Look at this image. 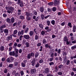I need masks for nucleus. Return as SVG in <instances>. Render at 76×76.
I'll list each match as a JSON object with an SVG mask.
<instances>
[{
    "instance_id": "obj_35",
    "label": "nucleus",
    "mask_w": 76,
    "mask_h": 76,
    "mask_svg": "<svg viewBox=\"0 0 76 76\" xmlns=\"http://www.w3.org/2000/svg\"><path fill=\"white\" fill-rule=\"evenodd\" d=\"M7 72H8L7 69V68H5L4 69V73H7Z\"/></svg>"
},
{
    "instance_id": "obj_59",
    "label": "nucleus",
    "mask_w": 76,
    "mask_h": 76,
    "mask_svg": "<svg viewBox=\"0 0 76 76\" xmlns=\"http://www.w3.org/2000/svg\"><path fill=\"white\" fill-rule=\"evenodd\" d=\"M4 18H6L7 16V15L5 13H4L3 15Z\"/></svg>"
},
{
    "instance_id": "obj_58",
    "label": "nucleus",
    "mask_w": 76,
    "mask_h": 76,
    "mask_svg": "<svg viewBox=\"0 0 76 76\" xmlns=\"http://www.w3.org/2000/svg\"><path fill=\"white\" fill-rule=\"evenodd\" d=\"M39 66V63L37 62V64L36 65L35 67H38Z\"/></svg>"
},
{
    "instance_id": "obj_43",
    "label": "nucleus",
    "mask_w": 76,
    "mask_h": 76,
    "mask_svg": "<svg viewBox=\"0 0 76 76\" xmlns=\"http://www.w3.org/2000/svg\"><path fill=\"white\" fill-rule=\"evenodd\" d=\"M24 5L23 2H21L20 4H19V5L20 7H22Z\"/></svg>"
},
{
    "instance_id": "obj_15",
    "label": "nucleus",
    "mask_w": 76,
    "mask_h": 76,
    "mask_svg": "<svg viewBox=\"0 0 76 76\" xmlns=\"http://www.w3.org/2000/svg\"><path fill=\"white\" fill-rule=\"evenodd\" d=\"M34 34V31H30L29 32V35L30 36H32Z\"/></svg>"
},
{
    "instance_id": "obj_12",
    "label": "nucleus",
    "mask_w": 76,
    "mask_h": 76,
    "mask_svg": "<svg viewBox=\"0 0 76 76\" xmlns=\"http://www.w3.org/2000/svg\"><path fill=\"white\" fill-rule=\"evenodd\" d=\"M50 72L49 68H46L45 69V73L47 74L48 73Z\"/></svg>"
},
{
    "instance_id": "obj_49",
    "label": "nucleus",
    "mask_w": 76,
    "mask_h": 76,
    "mask_svg": "<svg viewBox=\"0 0 76 76\" xmlns=\"http://www.w3.org/2000/svg\"><path fill=\"white\" fill-rule=\"evenodd\" d=\"M0 29L1 33L3 34V32H4V29L2 28H0Z\"/></svg>"
},
{
    "instance_id": "obj_19",
    "label": "nucleus",
    "mask_w": 76,
    "mask_h": 76,
    "mask_svg": "<svg viewBox=\"0 0 76 76\" xmlns=\"http://www.w3.org/2000/svg\"><path fill=\"white\" fill-rule=\"evenodd\" d=\"M31 16L30 17V16H28L26 17V19L28 21H29L31 20Z\"/></svg>"
},
{
    "instance_id": "obj_57",
    "label": "nucleus",
    "mask_w": 76,
    "mask_h": 76,
    "mask_svg": "<svg viewBox=\"0 0 76 76\" xmlns=\"http://www.w3.org/2000/svg\"><path fill=\"white\" fill-rule=\"evenodd\" d=\"M10 59L11 61H13L14 60V58L12 56H11L10 58Z\"/></svg>"
},
{
    "instance_id": "obj_62",
    "label": "nucleus",
    "mask_w": 76,
    "mask_h": 76,
    "mask_svg": "<svg viewBox=\"0 0 76 76\" xmlns=\"http://www.w3.org/2000/svg\"><path fill=\"white\" fill-rule=\"evenodd\" d=\"M6 60V58L5 57H4L2 58H1V61H4Z\"/></svg>"
},
{
    "instance_id": "obj_10",
    "label": "nucleus",
    "mask_w": 76,
    "mask_h": 76,
    "mask_svg": "<svg viewBox=\"0 0 76 76\" xmlns=\"http://www.w3.org/2000/svg\"><path fill=\"white\" fill-rule=\"evenodd\" d=\"M59 4V1L58 0H55L54 2V5L55 6H57V5H58Z\"/></svg>"
},
{
    "instance_id": "obj_50",
    "label": "nucleus",
    "mask_w": 76,
    "mask_h": 76,
    "mask_svg": "<svg viewBox=\"0 0 76 76\" xmlns=\"http://www.w3.org/2000/svg\"><path fill=\"white\" fill-rule=\"evenodd\" d=\"M46 23H47L48 26H50V20H48L46 22Z\"/></svg>"
},
{
    "instance_id": "obj_42",
    "label": "nucleus",
    "mask_w": 76,
    "mask_h": 76,
    "mask_svg": "<svg viewBox=\"0 0 76 76\" xmlns=\"http://www.w3.org/2000/svg\"><path fill=\"white\" fill-rule=\"evenodd\" d=\"M29 31V28H27L26 29L25 31V33H27L28 32V31Z\"/></svg>"
},
{
    "instance_id": "obj_36",
    "label": "nucleus",
    "mask_w": 76,
    "mask_h": 76,
    "mask_svg": "<svg viewBox=\"0 0 76 76\" xmlns=\"http://www.w3.org/2000/svg\"><path fill=\"white\" fill-rule=\"evenodd\" d=\"M18 64H19V63H18V62H14V66L17 67Z\"/></svg>"
},
{
    "instance_id": "obj_8",
    "label": "nucleus",
    "mask_w": 76,
    "mask_h": 76,
    "mask_svg": "<svg viewBox=\"0 0 76 76\" xmlns=\"http://www.w3.org/2000/svg\"><path fill=\"white\" fill-rule=\"evenodd\" d=\"M15 51H12L9 52V55L11 56H15Z\"/></svg>"
},
{
    "instance_id": "obj_56",
    "label": "nucleus",
    "mask_w": 76,
    "mask_h": 76,
    "mask_svg": "<svg viewBox=\"0 0 76 76\" xmlns=\"http://www.w3.org/2000/svg\"><path fill=\"white\" fill-rule=\"evenodd\" d=\"M57 53L58 54H61V49H58V50Z\"/></svg>"
},
{
    "instance_id": "obj_41",
    "label": "nucleus",
    "mask_w": 76,
    "mask_h": 76,
    "mask_svg": "<svg viewBox=\"0 0 76 76\" xmlns=\"http://www.w3.org/2000/svg\"><path fill=\"white\" fill-rule=\"evenodd\" d=\"M76 48V45L73 46L71 47V50H75Z\"/></svg>"
},
{
    "instance_id": "obj_40",
    "label": "nucleus",
    "mask_w": 76,
    "mask_h": 76,
    "mask_svg": "<svg viewBox=\"0 0 76 76\" xmlns=\"http://www.w3.org/2000/svg\"><path fill=\"white\" fill-rule=\"evenodd\" d=\"M55 20H53L51 21V23L53 25H55Z\"/></svg>"
},
{
    "instance_id": "obj_63",
    "label": "nucleus",
    "mask_w": 76,
    "mask_h": 76,
    "mask_svg": "<svg viewBox=\"0 0 76 76\" xmlns=\"http://www.w3.org/2000/svg\"><path fill=\"white\" fill-rule=\"evenodd\" d=\"M33 13L35 15H37V12L35 10H34Z\"/></svg>"
},
{
    "instance_id": "obj_21",
    "label": "nucleus",
    "mask_w": 76,
    "mask_h": 76,
    "mask_svg": "<svg viewBox=\"0 0 76 76\" xmlns=\"http://www.w3.org/2000/svg\"><path fill=\"white\" fill-rule=\"evenodd\" d=\"M10 20L11 19L10 18H8L6 20V22L8 23L9 24H10Z\"/></svg>"
},
{
    "instance_id": "obj_9",
    "label": "nucleus",
    "mask_w": 76,
    "mask_h": 76,
    "mask_svg": "<svg viewBox=\"0 0 76 76\" xmlns=\"http://www.w3.org/2000/svg\"><path fill=\"white\" fill-rule=\"evenodd\" d=\"M4 33L6 35H7L9 34V30L7 29H5L4 30Z\"/></svg>"
},
{
    "instance_id": "obj_11",
    "label": "nucleus",
    "mask_w": 76,
    "mask_h": 76,
    "mask_svg": "<svg viewBox=\"0 0 76 76\" xmlns=\"http://www.w3.org/2000/svg\"><path fill=\"white\" fill-rule=\"evenodd\" d=\"M39 53L38 52H36L35 53V58L34 59L35 60H37V58L38 57V56H39Z\"/></svg>"
},
{
    "instance_id": "obj_24",
    "label": "nucleus",
    "mask_w": 76,
    "mask_h": 76,
    "mask_svg": "<svg viewBox=\"0 0 76 76\" xmlns=\"http://www.w3.org/2000/svg\"><path fill=\"white\" fill-rule=\"evenodd\" d=\"M39 39V36L38 35H36L35 36V40H38Z\"/></svg>"
},
{
    "instance_id": "obj_17",
    "label": "nucleus",
    "mask_w": 76,
    "mask_h": 76,
    "mask_svg": "<svg viewBox=\"0 0 76 76\" xmlns=\"http://www.w3.org/2000/svg\"><path fill=\"white\" fill-rule=\"evenodd\" d=\"M44 7H41L40 8V11L41 13H43L44 12Z\"/></svg>"
},
{
    "instance_id": "obj_51",
    "label": "nucleus",
    "mask_w": 76,
    "mask_h": 76,
    "mask_svg": "<svg viewBox=\"0 0 76 76\" xmlns=\"http://www.w3.org/2000/svg\"><path fill=\"white\" fill-rule=\"evenodd\" d=\"M45 34V31H42L41 32V34L42 35H44Z\"/></svg>"
},
{
    "instance_id": "obj_6",
    "label": "nucleus",
    "mask_w": 76,
    "mask_h": 76,
    "mask_svg": "<svg viewBox=\"0 0 76 76\" xmlns=\"http://www.w3.org/2000/svg\"><path fill=\"white\" fill-rule=\"evenodd\" d=\"M7 41H9L10 40L12 39V35H10V36L8 37L6 39Z\"/></svg>"
},
{
    "instance_id": "obj_16",
    "label": "nucleus",
    "mask_w": 76,
    "mask_h": 76,
    "mask_svg": "<svg viewBox=\"0 0 76 76\" xmlns=\"http://www.w3.org/2000/svg\"><path fill=\"white\" fill-rule=\"evenodd\" d=\"M41 18L42 20H44V18H45V14H42L41 15Z\"/></svg>"
},
{
    "instance_id": "obj_7",
    "label": "nucleus",
    "mask_w": 76,
    "mask_h": 76,
    "mask_svg": "<svg viewBox=\"0 0 76 76\" xmlns=\"http://www.w3.org/2000/svg\"><path fill=\"white\" fill-rule=\"evenodd\" d=\"M36 69L35 68L32 69L31 70V72L32 74H35V73H36Z\"/></svg>"
},
{
    "instance_id": "obj_25",
    "label": "nucleus",
    "mask_w": 76,
    "mask_h": 76,
    "mask_svg": "<svg viewBox=\"0 0 76 76\" xmlns=\"http://www.w3.org/2000/svg\"><path fill=\"white\" fill-rule=\"evenodd\" d=\"M6 24H3L2 26H0V28L3 29V28H6Z\"/></svg>"
},
{
    "instance_id": "obj_64",
    "label": "nucleus",
    "mask_w": 76,
    "mask_h": 76,
    "mask_svg": "<svg viewBox=\"0 0 76 76\" xmlns=\"http://www.w3.org/2000/svg\"><path fill=\"white\" fill-rule=\"evenodd\" d=\"M43 59H42L40 60L39 61V63H42L43 62Z\"/></svg>"
},
{
    "instance_id": "obj_38",
    "label": "nucleus",
    "mask_w": 76,
    "mask_h": 76,
    "mask_svg": "<svg viewBox=\"0 0 76 76\" xmlns=\"http://www.w3.org/2000/svg\"><path fill=\"white\" fill-rule=\"evenodd\" d=\"M56 9L57 8H56V7H54L52 8V10L53 11V12H56Z\"/></svg>"
},
{
    "instance_id": "obj_1",
    "label": "nucleus",
    "mask_w": 76,
    "mask_h": 76,
    "mask_svg": "<svg viewBox=\"0 0 76 76\" xmlns=\"http://www.w3.org/2000/svg\"><path fill=\"white\" fill-rule=\"evenodd\" d=\"M34 56H35V54L33 52H31V53L28 54L27 57L28 60H30L32 57H34Z\"/></svg>"
},
{
    "instance_id": "obj_4",
    "label": "nucleus",
    "mask_w": 76,
    "mask_h": 76,
    "mask_svg": "<svg viewBox=\"0 0 76 76\" xmlns=\"http://www.w3.org/2000/svg\"><path fill=\"white\" fill-rule=\"evenodd\" d=\"M24 38H25L26 39H29L30 38V36L29 35H24L23 36Z\"/></svg>"
},
{
    "instance_id": "obj_33",
    "label": "nucleus",
    "mask_w": 76,
    "mask_h": 76,
    "mask_svg": "<svg viewBox=\"0 0 76 76\" xmlns=\"http://www.w3.org/2000/svg\"><path fill=\"white\" fill-rule=\"evenodd\" d=\"M73 58H76V55H75V56H71L70 57V59L71 60H73Z\"/></svg>"
},
{
    "instance_id": "obj_47",
    "label": "nucleus",
    "mask_w": 76,
    "mask_h": 76,
    "mask_svg": "<svg viewBox=\"0 0 76 76\" xmlns=\"http://www.w3.org/2000/svg\"><path fill=\"white\" fill-rule=\"evenodd\" d=\"M20 19H21V20H23V19H24V16H23L22 15H20Z\"/></svg>"
},
{
    "instance_id": "obj_22",
    "label": "nucleus",
    "mask_w": 76,
    "mask_h": 76,
    "mask_svg": "<svg viewBox=\"0 0 76 76\" xmlns=\"http://www.w3.org/2000/svg\"><path fill=\"white\" fill-rule=\"evenodd\" d=\"M76 25H74V26H73V28L72 29V31L73 32H76Z\"/></svg>"
},
{
    "instance_id": "obj_5",
    "label": "nucleus",
    "mask_w": 76,
    "mask_h": 76,
    "mask_svg": "<svg viewBox=\"0 0 76 76\" xmlns=\"http://www.w3.org/2000/svg\"><path fill=\"white\" fill-rule=\"evenodd\" d=\"M31 63L32 66H34L36 64L35 59H33V60L31 61Z\"/></svg>"
},
{
    "instance_id": "obj_27",
    "label": "nucleus",
    "mask_w": 76,
    "mask_h": 76,
    "mask_svg": "<svg viewBox=\"0 0 76 76\" xmlns=\"http://www.w3.org/2000/svg\"><path fill=\"white\" fill-rule=\"evenodd\" d=\"M43 43L44 44H46L47 42V40L46 39H43L42 40Z\"/></svg>"
},
{
    "instance_id": "obj_28",
    "label": "nucleus",
    "mask_w": 76,
    "mask_h": 76,
    "mask_svg": "<svg viewBox=\"0 0 76 76\" xmlns=\"http://www.w3.org/2000/svg\"><path fill=\"white\" fill-rule=\"evenodd\" d=\"M67 61V56H65L63 59L64 63H66Z\"/></svg>"
},
{
    "instance_id": "obj_60",
    "label": "nucleus",
    "mask_w": 76,
    "mask_h": 76,
    "mask_svg": "<svg viewBox=\"0 0 76 76\" xmlns=\"http://www.w3.org/2000/svg\"><path fill=\"white\" fill-rule=\"evenodd\" d=\"M63 56H67V53L66 52H64L63 54Z\"/></svg>"
},
{
    "instance_id": "obj_54",
    "label": "nucleus",
    "mask_w": 76,
    "mask_h": 76,
    "mask_svg": "<svg viewBox=\"0 0 76 76\" xmlns=\"http://www.w3.org/2000/svg\"><path fill=\"white\" fill-rule=\"evenodd\" d=\"M72 71L74 72H76V67H73L72 70Z\"/></svg>"
},
{
    "instance_id": "obj_48",
    "label": "nucleus",
    "mask_w": 76,
    "mask_h": 76,
    "mask_svg": "<svg viewBox=\"0 0 76 76\" xmlns=\"http://www.w3.org/2000/svg\"><path fill=\"white\" fill-rule=\"evenodd\" d=\"M10 58H8L7 60V62H8V63H11V61L10 60Z\"/></svg>"
},
{
    "instance_id": "obj_55",
    "label": "nucleus",
    "mask_w": 76,
    "mask_h": 76,
    "mask_svg": "<svg viewBox=\"0 0 76 76\" xmlns=\"http://www.w3.org/2000/svg\"><path fill=\"white\" fill-rule=\"evenodd\" d=\"M53 60H54V58H53V57H52L48 59L49 61H52Z\"/></svg>"
},
{
    "instance_id": "obj_46",
    "label": "nucleus",
    "mask_w": 76,
    "mask_h": 76,
    "mask_svg": "<svg viewBox=\"0 0 76 76\" xmlns=\"http://www.w3.org/2000/svg\"><path fill=\"white\" fill-rule=\"evenodd\" d=\"M26 47L27 48L29 47V43L28 42H26Z\"/></svg>"
},
{
    "instance_id": "obj_23",
    "label": "nucleus",
    "mask_w": 76,
    "mask_h": 76,
    "mask_svg": "<svg viewBox=\"0 0 76 76\" xmlns=\"http://www.w3.org/2000/svg\"><path fill=\"white\" fill-rule=\"evenodd\" d=\"M0 50L1 51H3L4 50V47L3 46H2L0 47Z\"/></svg>"
},
{
    "instance_id": "obj_34",
    "label": "nucleus",
    "mask_w": 76,
    "mask_h": 76,
    "mask_svg": "<svg viewBox=\"0 0 76 76\" xmlns=\"http://www.w3.org/2000/svg\"><path fill=\"white\" fill-rule=\"evenodd\" d=\"M39 28H42V29H44V26H43V25H42V24H39Z\"/></svg>"
},
{
    "instance_id": "obj_61",
    "label": "nucleus",
    "mask_w": 76,
    "mask_h": 76,
    "mask_svg": "<svg viewBox=\"0 0 76 76\" xmlns=\"http://www.w3.org/2000/svg\"><path fill=\"white\" fill-rule=\"evenodd\" d=\"M24 75V72L23 70L21 71V76H23Z\"/></svg>"
},
{
    "instance_id": "obj_13",
    "label": "nucleus",
    "mask_w": 76,
    "mask_h": 76,
    "mask_svg": "<svg viewBox=\"0 0 76 76\" xmlns=\"http://www.w3.org/2000/svg\"><path fill=\"white\" fill-rule=\"evenodd\" d=\"M10 20V24L11 23H13L15 22V18L14 17H12L11 18Z\"/></svg>"
},
{
    "instance_id": "obj_20",
    "label": "nucleus",
    "mask_w": 76,
    "mask_h": 76,
    "mask_svg": "<svg viewBox=\"0 0 76 76\" xmlns=\"http://www.w3.org/2000/svg\"><path fill=\"white\" fill-rule=\"evenodd\" d=\"M64 67V66L62 64L58 66V69H63Z\"/></svg>"
},
{
    "instance_id": "obj_30",
    "label": "nucleus",
    "mask_w": 76,
    "mask_h": 76,
    "mask_svg": "<svg viewBox=\"0 0 76 76\" xmlns=\"http://www.w3.org/2000/svg\"><path fill=\"white\" fill-rule=\"evenodd\" d=\"M8 67L9 68H12L13 67V64H9Z\"/></svg>"
},
{
    "instance_id": "obj_37",
    "label": "nucleus",
    "mask_w": 76,
    "mask_h": 76,
    "mask_svg": "<svg viewBox=\"0 0 76 76\" xmlns=\"http://www.w3.org/2000/svg\"><path fill=\"white\" fill-rule=\"evenodd\" d=\"M70 60H68L66 61V65H69V64H70Z\"/></svg>"
},
{
    "instance_id": "obj_44",
    "label": "nucleus",
    "mask_w": 76,
    "mask_h": 76,
    "mask_svg": "<svg viewBox=\"0 0 76 76\" xmlns=\"http://www.w3.org/2000/svg\"><path fill=\"white\" fill-rule=\"evenodd\" d=\"M26 66L25 64H24L23 62L21 63V66H22L23 67H25Z\"/></svg>"
},
{
    "instance_id": "obj_29",
    "label": "nucleus",
    "mask_w": 76,
    "mask_h": 76,
    "mask_svg": "<svg viewBox=\"0 0 76 76\" xmlns=\"http://www.w3.org/2000/svg\"><path fill=\"white\" fill-rule=\"evenodd\" d=\"M14 51H15V54H18V49H17V48H15L14 49Z\"/></svg>"
},
{
    "instance_id": "obj_52",
    "label": "nucleus",
    "mask_w": 76,
    "mask_h": 76,
    "mask_svg": "<svg viewBox=\"0 0 76 76\" xmlns=\"http://www.w3.org/2000/svg\"><path fill=\"white\" fill-rule=\"evenodd\" d=\"M54 63L53 62H51L49 63L50 66H52V65H54Z\"/></svg>"
},
{
    "instance_id": "obj_45",
    "label": "nucleus",
    "mask_w": 76,
    "mask_h": 76,
    "mask_svg": "<svg viewBox=\"0 0 76 76\" xmlns=\"http://www.w3.org/2000/svg\"><path fill=\"white\" fill-rule=\"evenodd\" d=\"M58 75H59L60 76H61V75H63V72H58Z\"/></svg>"
},
{
    "instance_id": "obj_18",
    "label": "nucleus",
    "mask_w": 76,
    "mask_h": 76,
    "mask_svg": "<svg viewBox=\"0 0 76 76\" xmlns=\"http://www.w3.org/2000/svg\"><path fill=\"white\" fill-rule=\"evenodd\" d=\"M26 13L25 15H26V17L30 16H31L32 15H30V14L29 13V12H26Z\"/></svg>"
},
{
    "instance_id": "obj_39",
    "label": "nucleus",
    "mask_w": 76,
    "mask_h": 76,
    "mask_svg": "<svg viewBox=\"0 0 76 76\" xmlns=\"http://www.w3.org/2000/svg\"><path fill=\"white\" fill-rule=\"evenodd\" d=\"M18 30H15L13 32V34L14 35H16L17 33H18Z\"/></svg>"
},
{
    "instance_id": "obj_31",
    "label": "nucleus",
    "mask_w": 76,
    "mask_h": 76,
    "mask_svg": "<svg viewBox=\"0 0 76 76\" xmlns=\"http://www.w3.org/2000/svg\"><path fill=\"white\" fill-rule=\"evenodd\" d=\"M68 26H69V28H72V23L69 22L68 23Z\"/></svg>"
},
{
    "instance_id": "obj_14",
    "label": "nucleus",
    "mask_w": 76,
    "mask_h": 76,
    "mask_svg": "<svg viewBox=\"0 0 76 76\" xmlns=\"http://www.w3.org/2000/svg\"><path fill=\"white\" fill-rule=\"evenodd\" d=\"M63 40L64 41V42H66V41H69V39H68V38L67 36H65L63 38Z\"/></svg>"
},
{
    "instance_id": "obj_3",
    "label": "nucleus",
    "mask_w": 76,
    "mask_h": 76,
    "mask_svg": "<svg viewBox=\"0 0 76 76\" xmlns=\"http://www.w3.org/2000/svg\"><path fill=\"white\" fill-rule=\"evenodd\" d=\"M24 30H22L21 31H19L18 33V36H20V35H23L24 34Z\"/></svg>"
},
{
    "instance_id": "obj_26",
    "label": "nucleus",
    "mask_w": 76,
    "mask_h": 76,
    "mask_svg": "<svg viewBox=\"0 0 76 76\" xmlns=\"http://www.w3.org/2000/svg\"><path fill=\"white\" fill-rule=\"evenodd\" d=\"M9 10L11 12H13L14 10V8L12 6L10 7Z\"/></svg>"
},
{
    "instance_id": "obj_53",
    "label": "nucleus",
    "mask_w": 76,
    "mask_h": 76,
    "mask_svg": "<svg viewBox=\"0 0 76 76\" xmlns=\"http://www.w3.org/2000/svg\"><path fill=\"white\" fill-rule=\"evenodd\" d=\"M66 43L67 45H69V44H70V45H72V44L70 43V42H69V40H68L66 41Z\"/></svg>"
},
{
    "instance_id": "obj_32",
    "label": "nucleus",
    "mask_w": 76,
    "mask_h": 76,
    "mask_svg": "<svg viewBox=\"0 0 76 76\" xmlns=\"http://www.w3.org/2000/svg\"><path fill=\"white\" fill-rule=\"evenodd\" d=\"M53 4H54V2H51L48 3L49 6H53Z\"/></svg>"
},
{
    "instance_id": "obj_2",
    "label": "nucleus",
    "mask_w": 76,
    "mask_h": 76,
    "mask_svg": "<svg viewBox=\"0 0 76 76\" xmlns=\"http://www.w3.org/2000/svg\"><path fill=\"white\" fill-rule=\"evenodd\" d=\"M75 11H76V7H73L72 8V10H69V12L70 13L72 14V13H75Z\"/></svg>"
}]
</instances>
